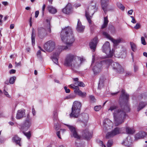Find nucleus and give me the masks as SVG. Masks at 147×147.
Segmentation results:
<instances>
[{"label":"nucleus","instance_id":"nucleus-32","mask_svg":"<svg viewBox=\"0 0 147 147\" xmlns=\"http://www.w3.org/2000/svg\"><path fill=\"white\" fill-rule=\"evenodd\" d=\"M109 21L108 19L107 16L104 18V23L101 26V28L103 29L106 27L108 24Z\"/></svg>","mask_w":147,"mask_h":147},{"label":"nucleus","instance_id":"nucleus-40","mask_svg":"<svg viewBox=\"0 0 147 147\" xmlns=\"http://www.w3.org/2000/svg\"><path fill=\"white\" fill-rule=\"evenodd\" d=\"M24 135L27 138H28L29 139L31 137V134L30 131L28 132H25L24 131H22Z\"/></svg>","mask_w":147,"mask_h":147},{"label":"nucleus","instance_id":"nucleus-64","mask_svg":"<svg viewBox=\"0 0 147 147\" xmlns=\"http://www.w3.org/2000/svg\"><path fill=\"white\" fill-rule=\"evenodd\" d=\"M21 62H19V63H16V66H18L21 65Z\"/></svg>","mask_w":147,"mask_h":147},{"label":"nucleus","instance_id":"nucleus-57","mask_svg":"<svg viewBox=\"0 0 147 147\" xmlns=\"http://www.w3.org/2000/svg\"><path fill=\"white\" fill-rule=\"evenodd\" d=\"M3 17V15H0V25H1L2 24V21L1 19Z\"/></svg>","mask_w":147,"mask_h":147},{"label":"nucleus","instance_id":"nucleus-9","mask_svg":"<svg viewBox=\"0 0 147 147\" xmlns=\"http://www.w3.org/2000/svg\"><path fill=\"white\" fill-rule=\"evenodd\" d=\"M102 50L106 54L107 57H111L113 56V53L111 50L109 42L107 41L105 42L102 46Z\"/></svg>","mask_w":147,"mask_h":147},{"label":"nucleus","instance_id":"nucleus-63","mask_svg":"<svg viewBox=\"0 0 147 147\" xmlns=\"http://www.w3.org/2000/svg\"><path fill=\"white\" fill-rule=\"evenodd\" d=\"M94 56H92V63L91 64V66H92L94 63Z\"/></svg>","mask_w":147,"mask_h":147},{"label":"nucleus","instance_id":"nucleus-44","mask_svg":"<svg viewBox=\"0 0 147 147\" xmlns=\"http://www.w3.org/2000/svg\"><path fill=\"white\" fill-rule=\"evenodd\" d=\"M101 108V107L100 105H98L95 106L94 108V110L96 111H98Z\"/></svg>","mask_w":147,"mask_h":147},{"label":"nucleus","instance_id":"nucleus-30","mask_svg":"<svg viewBox=\"0 0 147 147\" xmlns=\"http://www.w3.org/2000/svg\"><path fill=\"white\" fill-rule=\"evenodd\" d=\"M46 21L47 24L45 26V27L46 28L47 31L48 32L50 33L51 32L50 21L48 19H47Z\"/></svg>","mask_w":147,"mask_h":147},{"label":"nucleus","instance_id":"nucleus-62","mask_svg":"<svg viewBox=\"0 0 147 147\" xmlns=\"http://www.w3.org/2000/svg\"><path fill=\"white\" fill-rule=\"evenodd\" d=\"M81 4H80V3H79V4H76L75 5V7H80L81 6Z\"/></svg>","mask_w":147,"mask_h":147},{"label":"nucleus","instance_id":"nucleus-29","mask_svg":"<svg viewBox=\"0 0 147 147\" xmlns=\"http://www.w3.org/2000/svg\"><path fill=\"white\" fill-rule=\"evenodd\" d=\"M47 9L49 12L51 13L55 14L57 12V9L51 5H49Z\"/></svg>","mask_w":147,"mask_h":147},{"label":"nucleus","instance_id":"nucleus-12","mask_svg":"<svg viewBox=\"0 0 147 147\" xmlns=\"http://www.w3.org/2000/svg\"><path fill=\"white\" fill-rule=\"evenodd\" d=\"M102 34L106 38L111 40L113 44L115 45H117L122 41V38H119L117 39H115L112 38L107 32H102Z\"/></svg>","mask_w":147,"mask_h":147},{"label":"nucleus","instance_id":"nucleus-39","mask_svg":"<svg viewBox=\"0 0 147 147\" xmlns=\"http://www.w3.org/2000/svg\"><path fill=\"white\" fill-rule=\"evenodd\" d=\"M117 5L118 7L122 10H123L125 9V7L120 2L117 3Z\"/></svg>","mask_w":147,"mask_h":147},{"label":"nucleus","instance_id":"nucleus-47","mask_svg":"<svg viewBox=\"0 0 147 147\" xmlns=\"http://www.w3.org/2000/svg\"><path fill=\"white\" fill-rule=\"evenodd\" d=\"M79 84H78V86H79V87H84L85 86V84L83 82H79Z\"/></svg>","mask_w":147,"mask_h":147},{"label":"nucleus","instance_id":"nucleus-27","mask_svg":"<svg viewBox=\"0 0 147 147\" xmlns=\"http://www.w3.org/2000/svg\"><path fill=\"white\" fill-rule=\"evenodd\" d=\"M101 5L102 9L106 13L107 11V7L108 5L106 0H101Z\"/></svg>","mask_w":147,"mask_h":147},{"label":"nucleus","instance_id":"nucleus-24","mask_svg":"<svg viewBox=\"0 0 147 147\" xmlns=\"http://www.w3.org/2000/svg\"><path fill=\"white\" fill-rule=\"evenodd\" d=\"M74 92L79 96L83 98L85 97L86 95V92H82L80 89L79 88H78L74 90Z\"/></svg>","mask_w":147,"mask_h":147},{"label":"nucleus","instance_id":"nucleus-58","mask_svg":"<svg viewBox=\"0 0 147 147\" xmlns=\"http://www.w3.org/2000/svg\"><path fill=\"white\" fill-rule=\"evenodd\" d=\"M2 3L3 5H4L5 6H6L8 5V3L7 1H3L2 2Z\"/></svg>","mask_w":147,"mask_h":147},{"label":"nucleus","instance_id":"nucleus-23","mask_svg":"<svg viewBox=\"0 0 147 147\" xmlns=\"http://www.w3.org/2000/svg\"><path fill=\"white\" fill-rule=\"evenodd\" d=\"M85 28V26L82 25L79 19H78L77 26L76 30L79 32H83Z\"/></svg>","mask_w":147,"mask_h":147},{"label":"nucleus","instance_id":"nucleus-21","mask_svg":"<svg viewBox=\"0 0 147 147\" xmlns=\"http://www.w3.org/2000/svg\"><path fill=\"white\" fill-rule=\"evenodd\" d=\"M131 142L132 139L131 138L130 136H128L126 139L124 140L122 144L129 147L131 146Z\"/></svg>","mask_w":147,"mask_h":147},{"label":"nucleus","instance_id":"nucleus-19","mask_svg":"<svg viewBox=\"0 0 147 147\" xmlns=\"http://www.w3.org/2000/svg\"><path fill=\"white\" fill-rule=\"evenodd\" d=\"M98 42V38L96 37L92 40L91 42L89 44L90 48L92 49L93 50V52L95 50L96 46Z\"/></svg>","mask_w":147,"mask_h":147},{"label":"nucleus","instance_id":"nucleus-5","mask_svg":"<svg viewBox=\"0 0 147 147\" xmlns=\"http://www.w3.org/2000/svg\"><path fill=\"white\" fill-rule=\"evenodd\" d=\"M76 58L70 66L71 69L74 71H77L80 68L84 60V59L82 57L77 56V57Z\"/></svg>","mask_w":147,"mask_h":147},{"label":"nucleus","instance_id":"nucleus-26","mask_svg":"<svg viewBox=\"0 0 147 147\" xmlns=\"http://www.w3.org/2000/svg\"><path fill=\"white\" fill-rule=\"evenodd\" d=\"M82 137L83 139L88 140L90 138V135L88 129H86L82 132Z\"/></svg>","mask_w":147,"mask_h":147},{"label":"nucleus","instance_id":"nucleus-59","mask_svg":"<svg viewBox=\"0 0 147 147\" xmlns=\"http://www.w3.org/2000/svg\"><path fill=\"white\" fill-rule=\"evenodd\" d=\"M133 12V10L132 9L128 11V13L129 15H131Z\"/></svg>","mask_w":147,"mask_h":147},{"label":"nucleus","instance_id":"nucleus-34","mask_svg":"<svg viewBox=\"0 0 147 147\" xmlns=\"http://www.w3.org/2000/svg\"><path fill=\"white\" fill-rule=\"evenodd\" d=\"M66 130L64 129H61L60 131H57V132L56 134L57 136L59 139H61V137L60 136V134H63L64 132Z\"/></svg>","mask_w":147,"mask_h":147},{"label":"nucleus","instance_id":"nucleus-2","mask_svg":"<svg viewBox=\"0 0 147 147\" xmlns=\"http://www.w3.org/2000/svg\"><path fill=\"white\" fill-rule=\"evenodd\" d=\"M61 37L62 40L67 45L66 46H60L59 47V49L61 50L67 49L68 47L71 46L75 40L72 29L69 27L62 29Z\"/></svg>","mask_w":147,"mask_h":147},{"label":"nucleus","instance_id":"nucleus-36","mask_svg":"<svg viewBox=\"0 0 147 147\" xmlns=\"http://www.w3.org/2000/svg\"><path fill=\"white\" fill-rule=\"evenodd\" d=\"M33 28L32 29V32L31 34V40L32 44L34 45L35 44V35L34 33Z\"/></svg>","mask_w":147,"mask_h":147},{"label":"nucleus","instance_id":"nucleus-10","mask_svg":"<svg viewBox=\"0 0 147 147\" xmlns=\"http://www.w3.org/2000/svg\"><path fill=\"white\" fill-rule=\"evenodd\" d=\"M108 61H109V64L111 65L113 69L117 70L118 72L120 73L124 71V69L118 63L112 62V61L111 59H109Z\"/></svg>","mask_w":147,"mask_h":147},{"label":"nucleus","instance_id":"nucleus-50","mask_svg":"<svg viewBox=\"0 0 147 147\" xmlns=\"http://www.w3.org/2000/svg\"><path fill=\"white\" fill-rule=\"evenodd\" d=\"M64 88L66 93H69L70 92V89H69V88H68L67 87L65 86Z\"/></svg>","mask_w":147,"mask_h":147},{"label":"nucleus","instance_id":"nucleus-60","mask_svg":"<svg viewBox=\"0 0 147 147\" xmlns=\"http://www.w3.org/2000/svg\"><path fill=\"white\" fill-rule=\"evenodd\" d=\"M32 111L33 115H35L36 114V112L34 109V108L32 109Z\"/></svg>","mask_w":147,"mask_h":147},{"label":"nucleus","instance_id":"nucleus-37","mask_svg":"<svg viewBox=\"0 0 147 147\" xmlns=\"http://www.w3.org/2000/svg\"><path fill=\"white\" fill-rule=\"evenodd\" d=\"M130 45L131 49L133 51L135 52L137 50L136 45L133 42H131Z\"/></svg>","mask_w":147,"mask_h":147},{"label":"nucleus","instance_id":"nucleus-14","mask_svg":"<svg viewBox=\"0 0 147 147\" xmlns=\"http://www.w3.org/2000/svg\"><path fill=\"white\" fill-rule=\"evenodd\" d=\"M65 125L68 127L69 129L74 138L78 139L81 138V137L78 134L77 130L74 127L67 124H66Z\"/></svg>","mask_w":147,"mask_h":147},{"label":"nucleus","instance_id":"nucleus-35","mask_svg":"<svg viewBox=\"0 0 147 147\" xmlns=\"http://www.w3.org/2000/svg\"><path fill=\"white\" fill-rule=\"evenodd\" d=\"M16 78L15 76H12L10 78L9 82L10 84H13L14 83L16 80Z\"/></svg>","mask_w":147,"mask_h":147},{"label":"nucleus","instance_id":"nucleus-51","mask_svg":"<svg viewBox=\"0 0 147 147\" xmlns=\"http://www.w3.org/2000/svg\"><path fill=\"white\" fill-rule=\"evenodd\" d=\"M16 70L14 69H11L9 71V73L10 74H15L16 73Z\"/></svg>","mask_w":147,"mask_h":147},{"label":"nucleus","instance_id":"nucleus-13","mask_svg":"<svg viewBox=\"0 0 147 147\" xmlns=\"http://www.w3.org/2000/svg\"><path fill=\"white\" fill-rule=\"evenodd\" d=\"M53 119L54 121L55 129L57 130L60 128V125L59 123L57 111L55 110L54 111L53 113Z\"/></svg>","mask_w":147,"mask_h":147},{"label":"nucleus","instance_id":"nucleus-25","mask_svg":"<svg viewBox=\"0 0 147 147\" xmlns=\"http://www.w3.org/2000/svg\"><path fill=\"white\" fill-rule=\"evenodd\" d=\"M59 53H54L51 56V59L53 62L56 64L58 63V58L59 54Z\"/></svg>","mask_w":147,"mask_h":147},{"label":"nucleus","instance_id":"nucleus-1","mask_svg":"<svg viewBox=\"0 0 147 147\" xmlns=\"http://www.w3.org/2000/svg\"><path fill=\"white\" fill-rule=\"evenodd\" d=\"M108 111L113 112L115 123L116 125L117 126L124 122V119L126 115V113L130 112V109L127 103L121 105L120 107L113 105L110 106Z\"/></svg>","mask_w":147,"mask_h":147},{"label":"nucleus","instance_id":"nucleus-3","mask_svg":"<svg viewBox=\"0 0 147 147\" xmlns=\"http://www.w3.org/2000/svg\"><path fill=\"white\" fill-rule=\"evenodd\" d=\"M98 9L96 6L95 2L93 1L90 2L89 3L88 10H86L85 16L89 24V26L92 27L93 24L92 23L91 18L92 16L89 15L90 14L93 15L94 13Z\"/></svg>","mask_w":147,"mask_h":147},{"label":"nucleus","instance_id":"nucleus-49","mask_svg":"<svg viewBox=\"0 0 147 147\" xmlns=\"http://www.w3.org/2000/svg\"><path fill=\"white\" fill-rule=\"evenodd\" d=\"M140 27V24H139L137 23L136 25L134 27V28L136 29H137L139 28Z\"/></svg>","mask_w":147,"mask_h":147},{"label":"nucleus","instance_id":"nucleus-22","mask_svg":"<svg viewBox=\"0 0 147 147\" xmlns=\"http://www.w3.org/2000/svg\"><path fill=\"white\" fill-rule=\"evenodd\" d=\"M146 133L143 131H140L136 134L135 136V139L137 140L144 138L146 135Z\"/></svg>","mask_w":147,"mask_h":147},{"label":"nucleus","instance_id":"nucleus-16","mask_svg":"<svg viewBox=\"0 0 147 147\" xmlns=\"http://www.w3.org/2000/svg\"><path fill=\"white\" fill-rule=\"evenodd\" d=\"M101 63L100 61L99 63H96L95 65L93 67L92 70L95 75L97 74L101 71L102 67Z\"/></svg>","mask_w":147,"mask_h":147},{"label":"nucleus","instance_id":"nucleus-46","mask_svg":"<svg viewBox=\"0 0 147 147\" xmlns=\"http://www.w3.org/2000/svg\"><path fill=\"white\" fill-rule=\"evenodd\" d=\"M76 96L75 94H71L67 96V98L68 99H73Z\"/></svg>","mask_w":147,"mask_h":147},{"label":"nucleus","instance_id":"nucleus-8","mask_svg":"<svg viewBox=\"0 0 147 147\" xmlns=\"http://www.w3.org/2000/svg\"><path fill=\"white\" fill-rule=\"evenodd\" d=\"M124 129L123 128L116 127L111 132L108 133L106 135L107 138L109 139L119 134L124 132Z\"/></svg>","mask_w":147,"mask_h":147},{"label":"nucleus","instance_id":"nucleus-55","mask_svg":"<svg viewBox=\"0 0 147 147\" xmlns=\"http://www.w3.org/2000/svg\"><path fill=\"white\" fill-rule=\"evenodd\" d=\"M39 14V11H36L35 12V17L36 18L38 17Z\"/></svg>","mask_w":147,"mask_h":147},{"label":"nucleus","instance_id":"nucleus-11","mask_svg":"<svg viewBox=\"0 0 147 147\" xmlns=\"http://www.w3.org/2000/svg\"><path fill=\"white\" fill-rule=\"evenodd\" d=\"M55 43L50 40L46 42L44 45L45 49L48 52L52 51L55 47Z\"/></svg>","mask_w":147,"mask_h":147},{"label":"nucleus","instance_id":"nucleus-45","mask_svg":"<svg viewBox=\"0 0 147 147\" xmlns=\"http://www.w3.org/2000/svg\"><path fill=\"white\" fill-rule=\"evenodd\" d=\"M141 41L142 44L144 45H146V42L145 41V38L144 37H141Z\"/></svg>","mask_w":147,"mask_h":147},{"label":"nucleus","instance_id":"nucleus-56","mask_svg":"<svg viewBox=\"0 0 147 147\" xmlns=\"http://www.w3.org/2000/svg\"><path fill=\"white\" fill-rule=\"evenodd\" d=\"M46 7V5L45 4H43L42 6V13L43 14H44V11Z\"/></svg>","mask_w":147,"mask_h":147},{"label":"nucleus","instance_id":"nucleus-33","mask_svg":"<svg viewBox=\"0 0 147 147\" xmlns=\"http://www.w3.org/2000/svg\"><path fill=\"white\" fill-rule=\"evenodd\" d=\"M147 104L146 102H140L138 108V111H139L143 109L147 105Z\"/></svg>","mask_w":147,"mask_h":147},{"label":"nucleus","instance_id":"nucleus-17","mask_svg":"<svg viewBox=\"0 0 147 147\" xmlns=\"http://www.w3.org/2000/svg\"><path fill=\"white\" fill-rule=\"evenodd\" d=\"M62 12L65 14H69L72 13V6L70 3H68L62 9Z\"/></svg>","mask_w":147,"mask_h":147},{"label":"nucleus","instance_id":"nucleus-4","mask_svg":"<svg viewBox=\"0 0 147 147\" xmlns=\"http://www.w3.org/2000/svg\"><path fill=\"white\" fill-rule=\"evenodd\" d=\"M81 106V105L80 102L75 101L71 108V112L69 115L70 117L78 118L80 114Z\"/></svg>","mask_w":147,"mask_h":147},{"label":"nucleus","instance_id":"nucleus-43","mask_svg":"<svg viewBox=\"0 0 147 147\" xmlns=\"http://www.w3.org/2000/svg\"><path fill=\"white\" fill-rule=\"evenodd\" d=\"M113 141L112 140H109L107 144V147H111L113 144Z\"/></svg>","mask_w":147,"mask_h":147},{"label":"nucleus","instance_id":"nucleus-15","mask_svg":"<svg viewBox=\"0 0 147 147\" xmlns=\"http://www.w3.org/2000/svg\"><path fill=\"white\" fill-rule=\"evenodd\" d=\"M38 35L40 38H43L47 35L46 30L42 27H39L38 28Z\"/></svg>","mask_w":147,"mask_h":147},{"label":"nucleus","instance_id":"nucleus-54","mask_svg":"<svg viewBox=\"0 0 147 147\" xmlns=\"http://www.w3.org/2000/svg\"><path fill=\"white\" fill-rule=\"evenodd\" d=\"M41 51L40 50H38L37 52V56L38 57H41Z\"/></svg>","mask_w":147,"mask_h":147},{"label":"nucleus","instance_id":"nucleus-6","mask_svg":"<svg viewBox=\"0 0 147 147\" xmlns=\"http://www.w3.org/2000/svg\"><path fill=\"white\" fill-rule=\"evenodd\" d=\"M32 124L31 119L27 118L24 120L22 123L18 125V127L21 131H26L30 128Z\"/></svg>","mask_w":147,"mask_h":147},{"label":"nucleus","instance_id":"nucleus-31","mask_svg":"<svg viewBox=\"0 0 147 147\" xmlns=\"http://www.w3.org/2000/svg\"><path fill=\"white\" fill-rule=\"evenodd\" d=\"M126 131L127 134H132L135 131L134 129L132 128L127 127H126Z\"/></svg>","mask_w":147,"mask_h":147},{"label":"nucleus","instance_id":"nucleus-28","mask_svg":"<svg viewBox=\"0 0 147 147\" xmlns=\"http://www.w3.org/2000/svg\"><path fill=\"white\" fill-rule=\"evenodd\" d=\"M12 140L17 144L18 145L20 146H21V143H20L21 139L18 136H15L13 137Z\"/></svg>","mask_w":147,"mask_h":147},{"label":"nucleus","instance_id":"nucleus-20","mask_svg":"<svg viewBox=\"0 0 147 147\" xmlns=\"http://www.w3.org/2000/svg\"><path fill=\"white\" fill-rule=\"evenodd\" d=\"M73 79L74 81V83L73 84H71L69 85V87L71 88L76 89L78 87V84H79V79L78 78H73Z\"/></svg>","mask_w":147,"mask_h":147},{"label":"nucleus","instance_id":"nucleus-41","mask_svg":"<svg viewBox=\"0 0 147 147\" xmlns=\"http://www.w3.org/2000/svg\"><path fill=\"white\" fill-rule=\"evenodd\" d=\"M103 86V82L102 80L100 79L98 83V88L100 89L101 87Z\"/></svg>","mask_w":147,"mask_h":147},{"label":"nucleus","instance_id":"nucleus-61","mask_svg":"<svg viewBox=\"0 0 147 147\" xmlns=\"http://www.w3.org/2000/svg\"><path fill=\"white\" fill-rule=\"evenodd\" d=\"M14 24H11L10 25V28L11 29H13L14 28Z\"/></svg>","mask_w":147,"mask_h":147},{"label":"nucleus","instance_id":"nucleus-38","mask_svg":"<svg viewBox=\"0 0 147 147\" xmlns=\"http://www.w3.org/2000/svg\"><path fill=\"white\" fill-rule=\"evenodd\" d=\"M121 92L122 94V96L125 98L127 100L129 96V95L125 93V90H122Z\"/></svg>","mask_w":147,"mask_h":147},{"label":"nucleus","instance_id":"nucleus-52","mask_svg":"<svg viewBox=\"0 0 147 147\" xmlns=\"http://www.w3.org/2000/svg\"><path fill=\"white\" fill-rule=\"evenodd\" d=\"M134 70L135 72H136L138 70V67L136 65L134 66Z\"/></svg>","mask_w":147,"mask_h":147},{"label":"nucleus","instance_id":"nucleus-48","mask_svg":"<svg viewBox=\"0 0 147 147\" xmlns=\"http://www.w3.org/2000/svg\"><path fill=\"white\" fill-rule=\"evenodd\" d=\"M3 93L7 97H10V96L9 95L7 91H6L5 90H4Z\"/></svg>","mask_w":147,"mask_h":147},{"label":"nucleus","instance_id":"nucleus-7","mask_svg":"<svg viewBox=\"0 0 147 147\" xmlns=\"http://www.w3.org/2000/svg\"><path fill=\"white\" fill-rule=\"evenodd\" d=\"M77 57V56L72 54L70 53L67 55L64 63L65 66L70 67L74 60Z\"/></svg>","mask_w":147,"mask_h":147},{"label":"nucleus","instance_id":"nucleus-53","mask_svg":"<svg viewBox=\"0 0 147 147\" xmlns=\"http://www.w3.org/2000/svg\"><path fill=\"white\" fill-rule=\"evenodd\" d=\"M90 99L92 101L94 102L95 100V98L94 96H89Z\"/></svg>","mask_w":147,"mask_h":147},{"label":"nucleus","instance_id":"nucleus-42","mask_svg":"<svg viewBox=\"0 0 147 147\" xmlns=\"http://www.w3.org/2000/svg\"><path fill=\"white\" fill-rule=\"evenodd\" d=\"M85 121H87L88 120L89 117L87 113H84L82 115Z\"/></svg>","mask_w":147,"mask_h":147},{"label":"nucleus","instance_id":"nucleus-18","mask_svg":"<svg viewBox=\"0 0 147 147\" xmlns=\"http://www.w3.org/2000/svg\"><path fill=\"white\" fill-rule=\"evenodd\" d=\"M25 110L22 109L18 111L16 118L17 119H21L25 116Z\"/></svg>","mask_w":147,"mask_h":147}]
</instances>
